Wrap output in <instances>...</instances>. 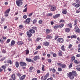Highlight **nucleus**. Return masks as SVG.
I'll return each instance as SVG.
<instances>
[{
  "instance_id": "obj_53",
  "label": "nucleus",
  "mask_w": 80,
  "mask_h": 80,
  "mask_svg": "<svg viewBox=\"0 0 80 80\" xmlns=\"http://www.w3.org/2000/svg\"><path fill=\"white\" fill-rule=\"evenodd\" d=\"M74 22H75V23L74 24V26H75V25H76V24H77V21H75Z\"/></svg>"
},
{
  "instance_id": "obj_1",
  "label": "nucleus",
  "mask_w": 80,
  "mask_h": 80,
  "mask_svg": "<svg viewBox=\"0 0 80 80\" xmlns=\"http://www.w3.org/2000/svg\"><path fill=\"white\" fill-rule=\"evenodd\" d=\"M23 0H17L16 1V4L18 7H20L22 5Z\"/></svg>"
},
{
  "instance_id": "obj_39",
  "label": "nucleus",
  "mask_w": 80,
  "mask_h": 80,
  "mask_svg": "<svg viewBox=\"0 0 80 80\" xmlns=\"http://www.w3.org/2000/svg\"><path fill=\"white\" fill-rule=\"evenodd\" d=\"M72 65H73V63L72 62L71 63L70 65L69 66V68H72Z\"/></svg>"
},
{
  "instance_id": "obj_60",
  "label": "nucleus",
  "mask_w": 80,
  "mask_h": 80,
  "mask_svg": "<svg viewBox=\"0 0 80 80\" xmlns=\"http://www.w3.org/2000/svg\"><path fill=\"white\" fill-rule=\"evenodd\" d=\"M9 42H10V39H9L7 40V43H9Z\"/></svg>"
},
{
  "instance_id": "obj_43",
  "label": "nucleus",
  "mask_w": 80,
  "mask_h": 80,
  "mask_svg": "<svg viewBox=\"0 0 80 80\" xmlns=\"http://www.w3.org/2000/svg\"><path fill=\"white\" fill-rule=\"evenodd\" d=\"M62 51H61L59 50V55H60V56H61V55H62Z\"/></svg>"
},
{
  "instance_id": "obj_45",
  "label": "nucleus",
  "mask_w": 80,
  "mask_h": 80,
  "mask_svg": "<svg viewBox=\"0 0 80 80\" xmlns=\"http://www.w3.org/2000/svg\"><path fill=\"white\" fill-rule=\"evenodd\" d=\"M42 20H40L39 21V24H42Z\"/></svg>"
},
{
  "instance_id": "obj_12",
  "label": "nucleus",
  "mask_w": 80,
  "mask_h": 80,
  "mask_svg": "<svg viewBox=\"0 0 80 80\" xmlns=\"http://www.w3.org/2000/svg\"><path fill=\"white\" fill-rule=\"evenodd\" d=\"M43 45L45 46H48L49 45V42H43Z\"/></svg>"
},
{
  "instance_id": "obj_15",
  "label": "nucleus",
  "mask_w": 80,
  "mask_h": 80,
  "mask_svg": "<svg viewBox=\"0 0 80 80\" xmlns=\"http://www.w3.org/2000/svg\"><path fill=\"white\" fill-rule=\"evenodd\" d=\"M53 38V37L50 35H47L46 37V39H50V38Z\"/></svg>"
},
{
  "instance_id": "obj_11",
  "label": "nucleus",
  "mask_w": 80,
  "mask_h": 80,
  "mask_svg": "<svg viewBox=\"0 0 80 80\" xmlns=\"http://www.w3.org/2000/svg\"><path fill=\"white\" fill-rule=\"evenodd\" d=\"M29 32L31 33H35V31L33 29H30L29 30Z\"/></svg>"
},
{
  "instance_id": "obj_33",
  "label": "nucleus",
  "mask_w": 80,
  "mask_h": 80,
  "mask_svg": "<svg viewBox=\"0 0 80 80\" xmlns=\"http://www.w3.org/2000/svg\"><path fill=\"white\" fill-rule=\"evenodd\" d=\"M45 66L44 65H42V71H45Z\"/></svg>"
},
{
  "instance_id": "obj_26",
  "label": "nucleus",
  "mask_w": 80,
  "mask_h": 80,
  "mask_svg": "<svg viewBox=\"0 0 80 80\" xmlns=\"http://www.w3.org/2000/svg\"><path fill=\"white\" fill-rule=\"evenodd\" d=\"M66 66H66L65 64H62L61 67L62 68H65Z\"/></svg>"
},
{
  "instance_id": "obj_37",
  "label": "nucleus",
  "mask_w": 80,
  "mask_h": 80,
  "mask_svg": "<svg viewBox=\"0 0 80 80\" xmlns=\"http://www.w3.org/2000/svg\"><path fill=\"white\" fill-rule=\"evenodd\" d=\"M80 4H76L75 7L76 8H78V7H80Z\"/></svg>"
},
{
  "instance_id": "obj_23",
  "label": "nucleus",
  "mask_w": 80,
  "mask_h": 80,
  "mask_svg": "<svg viewBox=\"0 0 80 80\" xmlns=\"http://www.w3.org/2000/svg\"><path fill=\"white\" fill-rule=\"evenodd\" d=\"M70 30V29L69 28H66L65 29V31L66 32H68Z\"/></svg>"
},
{
  "instance_id": "obj_59",
  "label": "nucleus",
  "mask_w": 80,
  "mask_h": 80,
  "mask_svg": "<svg viewBox=\"0 0 80 80\" xmlns=\"http://www.w3.org/2000/svg\"><path fill=\"white\" fill-rule=\"evenodd\" d=\"M26 51V54H28L29 53V51L28 50H27Z\"/></svg>"
},
{
  "instance_id": "obj_46",
  "label": "nucleus",
  "mask_w": 80,
  "mask_h": 80,
  "mask_svg": "<svg viewBox=\"0 0 80 80\" xmlns=\"http://www.w3.org/2000/svg\"><path fill=\"white\" fill-rule=\"evenodd\" d=\"M27 8H25L23 11V12H27Z\"/></svg>"
},
{
  "instance_id": "obj_61",
  "label": "nucleus",
  "mask_w": 80,
  "mask_h": 80,
  "mask_svg": "<svg viewBox=\"0 0 80 80\" xmlns=\"http://www.w3.org/2000/svg\"><path fill=\"white\" fill-rule=\"evenodd\" d=\"M76 2L77 3H80V1L78 0H76Z\"/></svg>"
},
{
  "instance_id": "obj_34",
  "label": "nucleus",
  "mask_w": 80,
  "mask_h": 80,
  "mask_svg": "<svg viewBox=\"0 0 80 80\" xmlns=\"http://www.w3.org/2000/svg\"><path fill=\"white\" fill-rule=\"evenodd\" d=\"M17 76H18V77H21V75H21V74H20V72H18L17 73Z\"/></svg>"
},
{
  "instance_id": "obj_6",
  "label": "nucleus",
  "mask_w": 80,
  "mask_h": 80,
  "mask_svg": "<svg viewBox=\"0 0 80 80\" xmlns=\"http://www.w3.org/2000/svg\"><path fill=\"white\" fill-rule=\"evenodd\" d=\"M60 14H56L53 16V18L54 19H56V18H57L60 17Z\"/></svg>"
},
{
  "instance_id": "obj_16",
  "label": "nucleus",
  "mask_w": 80,
  "mask_h": 80,
  "mask_svg": "<svg viewBox=\"0 0 80 80\" xmlns=\"http://www.w3.org/2000/svg\"><path fill=\"white\" fill-rule=\"evenodd\" d=\"M30 22V18H28L26 20V22L28 24Z\"/></svg>"
},
{
  "instance_id": "obj_5",
  "label": "nucleus",
  "mask_w": 80,
  "mask_h": 80,
  "mask_svg": "<svg viewBox=\"0 0 80 80\" xmlns=\"http://www.w3.org/2000/svg\"><path fill=\"white\" fill-rule=\"evenodd\" d=\"M58 42L60 43H63V39L62 38H58Z\"/></svg>"
},
{
  "instance_id": "obj_4",
  "label": "nucleus",
  "mask_w": 80,
  "mask_h": 80,
  "mask_svg": "<svg viewBox=\"0 0 80 80\" xmlns=\"http://www.w3.org/2000/svg\"><path fill=\"white\" fill-rule=\"evenodd\" d=\"M20 65L21 67H25L27 66V64L25 62H20Z\"/></svg>"
},
{
  "instance_id": "obj_13",
  "label": "nucleus",
  "mask_w": 80,
  "mask_h": 80,
  "mask_svg": "<svg viewBox=\"0 0 80 80\" xmlns=\"http://www.w3.org/2000/svg\"><path fill=\"white\" fill-rule=\"evenodd\" d=\"M46 32L47 34H48V33H49L51 32H52V30L51 29H47L46 30Z\"/></svg>"
},
{
  "instance_id": "obj_27",
  "label": "nucleus",
  "mask_w": 80,
  "mask_h": 80,
  "mask_svg": "<svg viewBox=\"0 0 80 80\" xmlns=\"http://www.w3.org/2000/svg\"><path fill=\"white\" fill-rule=\"evenodd\" d=\"M59 26V28H62L64 26V24H60V25H58Z\"/></svg>"
},
{
  "instance_id": "obj_64",
  "label": "nucleus",
  "mask_w": 80,
  "mask_h": 80,
  "mask_svg": "<svg viewBox=\"0 0 80 80\" xmlns=\"http://www.w3.org/2000/svg\"><path fill=\"white\" fill-rule=\"evenodd\" d=\"M32 80H37V78H34L32 79Z\"/></svg>"
},
{
  "instance_id": "obj_40",
  "label": "nucleus",
  "mask_w": 80,
  "mask_h": 80,
  "mask_svg": "<svg viewBox=\"0 0 80 80\" xmlns=\"http://www.w3.org/2000/svg\"><path fill=\"white\" fill-rule=\"evenodd\" d=\"M52 15H53V14L51 13H48V14H47V16H52Z\"/></svg>"
},
{
  "instance_id": "obj_50",
  "label": "nucleus",
  "mask_w": 80,
  "mask_h": 80,
  "mask_svg": "<svg viewBox=\"0 0 80 80\" xmlns=\"http://www.w3.org/2000/svg\"><path fill=\"white\" fill-rule=\"evenodd\" d=\"M58 36H55V40H57V39H58Z\"/></svg>"
},
{
  "instance_id": "obj_25",
  "label": "nucleus",
  "mask_w": 80,
  "mask_h": 80,
  "mask_svg": "<svg viewBox=\"0 0 80 80\" xmlns=\"http://www.w3.org/2000/svg\"><path fill=\"white\" fill-rule=\"evenodd\" d=\"M19 66V64L18 62H16V67L17 68H18V67Z\"/></svg>"
},
{
  "instance_id": "obj_58",
  "label": "nucleus",
  "mask_w": 80,
  "mask_h": 80,
  "mask_svg": "<svg viewBox=\"0 0 80 80\" xmlns=\"http://www.w3.org/2000/svg\"><path fill=\"white\" fill-rule=\"evenodd\" d=\"M2 68H3V69H4V70H5V68H6L4 66H2Z\"/></svg>"
},
{
  "instance_id": "obj_22",
  "label": "nucleus",
  "mask_w": 80,
  "mask_h": 80,
  "mask_svg": "<svg viewBox=\"0 0 80 80\" xmlns=\"http://www.w3.org/2000/svg\"><path fill=\"white\" fill-rule=\"evenodd\" d=\"M75 60V57L73 56L71 58V60L72 62H73Z\"/></svg>"
},
{
  "instance_id": "obj_31",
  "label": "nucleus",
  "mask_w": 80,
  "mask_h": 80,
  "mask_svg": "<svg viewBox=\"0 0 80 80\" xmlns=\"http://www.w3.org/2000/svg\"><path fill=\"white\" fill-rule=\"evenodd\" d=\"M64 47H65V46H64V45L62 46L61 47V48L62 50H63V51H65Z\"/></svg>"
},
{
  "instance_id": "obj_48",
  "label": "nucleus",
  "mask_w": 80,
  "mask_h": 80,
  "mask_svg": "<svg viewBox=\"0 0 80 80\" xmlns=\"http://www.w3.org/2000/svg\"><path fill=\"white\" fill-rule=\"evenodd\" d=\"M2 52L3 53H6V51H5V50H3L2 51Z\"/></svg>"
},
{
  "instance_id": "obj_14",
  "label": "nucleus",
  "mask_w": 80,
  "mask_h": 80,
  "mask_svg": "<svg viewBox=\"0 0 80 80\" xmlns=\"http://www.w3.org/2000/svg\"><path fill=\"white\" fill-rule=\"evenodd\" d=\"M26 60L28 62H33V60L30 58H26Z\"/></svg>"
},
{
  "instance_id": "obj_49",
  "label": "nucleus",
  "mask_w": 80,
  "mask_h": 80,
  "mask_svg": "<svg viewBox=\"0 0 80 80\" xmlns=\"http://www.w3.org/2000/svg\"><path fill=\"white\" fill-rule=\"evenodd\" d=\"M75 32H79V28L77 29L75 31Z\"/></svg>"
},
{
  "instance_id": "obj_42",
  "label": "nucleus",
  "mask_w": 80,
  "mask_h": 80,
  "mask_svg": "<svg viewBox=\"0 0 80 80\" xmlns=\"http://www.w3.org/2000/svg\"><path fill=\"white\" fill-rule=\"evenodd\" d=\"M42 38H38L36 39V41H37V42H38L39 40H40Z\"/></svg>"
},
{
  "instance_id": "obj_29",
  "label": "nucleus",
  "mask_w": 80,
  "mask_h": 80,
  "mask_svg": "<svg viewBox=\"0 0 80 80\" xmlns=\"http://www.w3.org/2000/svg\"><path fill=\"white\" fill-rule=\"evenodd\" d=\"M37 19H35L33 21V24H35V23H37Z\"/></svg>"
},
{
  "instance_id": "obj_20",
  "label": "nucleus",
  "mask_w": 80,
  "mask_h": 80,
  "mask_svg": "<svg viewBox=\"0 0 80 80\" xmlns=\"http://www.w3.org/2000/svg\"><path fill=\"white\" fill-rule=\"evenodd\" d=\"M18 44L19 45H21L23 44V42L22 41H18Z\"/></svg>"
},
{
  "instance_id": "obj_57",
  "label": "nucleus",
  "mask_w": 80,
  "mask_h": 80,
  "mask_svg": "<svg viewBox=\"0 0 80 80\" xmlns=\"http://www.w3.org/2000/svg\"><path fill=\"white\" fill-rule=\"evenodd\" d=\"M43 78V76H42L41 78V79L42 80H46V79H45V78Z\"/></svg>"
},
{
  "instance_id": "obj_41",
  "label": "nucleus",
  "mask_w": 80,
  "mask_h": 80,
  "mask_svg": "<svg viewBox=\"0 0 80 80\" xmlns=\"http://www.w3.org/2000/svg\"><path fill=\"white\" fill-rule=\"evenodd\" d=\"M23 18H24V19H26V18H27V16L26 15H24L23 17Z\"/></svg>"
},
{
  "instance_id": "obj_51",
  "label": "nucleus",
  "mask_w": 80,
  "mask_h": 80,
  "mask_svg": "<svg viewBox=\"0 0 80 80\" xmlns=\"http://www.w3.org/2000/svg\"><path fill=\"white\" fill-rule=\"evenodd\" d=\"M74 62L76 64H78V61H77V60H75L74 61Z\"/></svg>"
},
{
  "instance_id": "obj_7",
  "label": "nucleus",
  "mask_w": 80,
  "mask_h": 80,
  "mask_svg": "<svg viewBox=\"0 0 80 80\" xmlns=\"http://www.w3.org/2000/svg\"><path fill=\"white\" fill-rule=\"evenodd\" d=\"M40 57H39V56H36L33 58V60L35 61H36L38 60V59H40Z\"/></svg>"
},
{
  "instance_id": "obj_19",
  "label": "nucleus",
  "mask_w": 80,
  "mask_h": 80,
  "mask_svg": "<svg viewBox=\"0 0 80 80\" xmlns=\"http://www.w3.org/2000/svg\"><path fill=\"white\" fill-rule=\"evenodd\" d=\"M49 75V73H48L46 74V75L44 76V78L45 79H47V78H48V76Z\"/></svg>"
},
{
  "instance_id": "obj_17",
  "label": "nucleus",
  "mask_w": 80,
  "mask_h": 80,
  "mask_svg": "<svg viewBox=\"0 0 80 80\" xmlns=\"http://www.w3.org/2000/svg\"><path fill=\"white\" fill-rule=\"evenodd\" d=\"M49 70L50 71H52V72H53V73H54V72H56V70H55V68H53L52 69V68H49Z\"/></svg>"
},
{
  "instance_id": "obj_56",
  "label": "nucleus",
  "mask_w": 80,
  "mask_h": 80,
  "mask_svg": "<svg viewBox=\"0 0 80 80\" xmlns=\"http://www.w3.org/2000/svg\"><path fill=\"white\" fill-rule=\"evenodd\" d=\"M72 45L70 44L68 47L69 48H72Z\"/></svg>"
},
{
  "instance_id": "obj_21",
  "label": "nucleus",
  "mask_w": 80,
  "mask_h": 80,
  "mask_svg": "<svg viewBox=\"0 0 80 80\" xmlns=\"http://www.w3.org/2000/svg\"><path fill=\"white\" fill-rule=\"evenodd\" d=\"M15 41L12 40L11 42V45H12V46H13V45H15Z\"/></svg>"
},
{
  "instance_id": "obj_44",
  "label": "nucleus",
  "mask_w": 80,
  "mask_h": 80,
  "mask_svg": "<svg viewBox=\"0 0 80 80\" xmlns=\"http://www.w3.org/2000/svg\"><path fill=\"white\" fill-rule=\"evenodd\" d=\"M68 25L70 28H72V24L71 23L68 24Z\"/></svg>"
},
{
  "instance_id": "obj_2",
  "label": "nucleus",
  "mask_w": 80,
  "mask_h": 80,
  "mask_svg": "<svg viewBox=\"0 0 80 80\" xmlns=\"http://www.w3.org/2000/svg\"><path fill=\"white\" fill-rule=\"evenodd\" d=\"M67 76L69 77L71 80H73L74 78V76L72 74V72H70L67 73Z\"/></svg>"
},
{
  "instance_id": "obj_63",
  "label": "nucleus",
  "mask_w": 80,
  "mask_h": 80,
  "mask_svg": "<svg viewBox=\"0 0 80 80\" xmlns=\"http://www.w3.org/2000/svg\"><path fill=\"white\" fill-rule=\"evenodd\" d=\"M76 69L78 70V71H80V68H76Z\"/></svg>"
},
{
  "instance_id": "obj_9",
  "label": "nucleus",
  "mask_w": 80,
  "mask_h": 80,
  "mask_svg": "<svg viewBox=\"0 0 80 80\" xmlns=\"http://www.w3.org/2000/svg\"><path fill=\"white\" fill-rule=\"evenodd\" d=\"M26 77V75H24L22 76L20 78H19L20 80H23L25 79V78Z\"/></svg>"
},
{
  "instance_id": "obj_28",
  "label": "nucleus",
  "mask_w": 80,
  "mask_h": 80,
  "mask_svg": "<svg viewBox=\"0 0 80 80\" xmlns=\"http://www.w3.org/2000/svg\"><path fill=\"white\" fill-rule=\"evenodd\" d=\"M10 9H9L7 10L6 11H5V13H9V12H10Z\"/></svg>"
},
{
  "instance_id": "obj_36",
  "label": "nucleus",
  "mask_w": 80,
  "mask_h": 80,
  "mask_svg": "<svg viewBox=\"0 0 80 80\" xmlns=\"http://www.w3.org/2000/svg\"><path fill=\"white\" fill-rule=\"evenodd\" d=\"M58 70L59 72H62V69L61 68H58Z\"/></svg>"
},
{
  "instance_id": "obj_35",
  "label": "nucleus",
  "mask_w": 80,
  "mask_h": 80,
  "mask_svg": "<svg viewBox=\"0 0 80 80\" xmlns=\"http://www.w3.org/2000/svg\"><path fill=\"white\" fill-rule=\"evenodd\" d=\"M54 28H59V26L58 25H57L53 27Z\"/></svg>"
},
{
  "instance_id": "obj_47",
  "label": "nucleus",
  "mask_w": 80,
  "mask_h": 80,
  "mask_svg": "<svg viewBox=\"0 0 80 80\" xmlns=\"http://www.w3.org/2000/svg\"><path fill=\"white\" fill-rule=\"evenodd\" d=\"M48 61L49 63H51L52 62V60L48 59Z\"/></svg>"
},
{
  "instance_id": "obj_38",
  "label": "nucleus",
  "mask_w": 80,
  "mask_h": 80,
  "mask_svg": "<svg viewBox=\"0 0 80 80\" xmlns=\"http://www.w3.org/2000/svg\"><path fill=\"white\" fill-rule=\"evenodd\" d=\"M71 38H77V36L75 35H73L71 36Z\"/></svg>"
},
{
  "instance_id": "obj_55",
  "label": "nucleus",
  "mask_w": 80,
  "mask_h": 80,
  "mask_svg": "<svg viewBox=\"0 0 80 80\" xmlns=\"http://www.w3.org/2000/svg\"><path fill=\"white\" fill-rule=\"evenodd\" d=\"M5 13V17H7L8 16V13Z\"/></svg>"
},
{
  "instance_id": "obj_3",
  "label": "nucleus",
  "mask_w": 80,
  "mask_h": 80,
  "mask_svg": "<svg viewBox=\"0 0 80 80\" xmlns=\"http://www.w3.org/2000/svg\"><path fill=\"white\" fill-rule=\"evenodd\" d=\"M56 7L55 6H51V11H55V10H56Z\"/></svg>"
},
{
  "instance_id": "obj_54",
  "label": "nucleus",
  "mask_w": 80,
  "mask_h": 80,
  "mask_svg": "<svg viewBox=\"0 0 80 80\" xmlns=\"http://www.w3.org/2000/svg\"><path fill=\"white\" fill-rule=\"evenodd\" d=\"M33 67H30L29 68V70H33Z\"/></svg>"
},
{
  "instance_id": "obj_8",
  "label": "nucleus",
  "mask_w": 80,
  "mask_h": 80,
  "mask_svg": "<svg viewBox=\"0 0 80 80\" xmlns=\"http://www.w3.org/2000/svg\"><path fill=\"white\" fill-rule=\"evenodd\" d=\"M27 34L28 37H29V38H30L32 35V34L31 33V32H27Z\"/></svg>"
},
{
  "instance_id": "obj_30",
  "label": "nucleus",
  "mask_w": 80,
  "mask_h": 80,
  "mask_svg": "<svg viewBox=\"0 0 80 80\" xmlns=\"http://www.w3.org/2000/svg\"><path fill=\"white\" fill-rule=\"evenodd\" d=\"M62 13H63V14H67V10H64L63 11H62Z\"/></svg>"
},
{
  "instance_id": "obj_18",
  "label": "nucleus",
  "mask_w": 80,
  "mask_h": 80,
  "mask_svg": "<svg viewBox=\"0 0 80 80\" xmlns=\"http://www.w3.org/2000/svg\"><path fill=\"white\" fill-rule=\"evenodd\" d=\"M11 78H12V80H15V75L14 74H13L11 76Z\"/></svg>"
},
{
  "instance_id": "obj_52",
  "label": "nucleus",
  "mask_w": 80,
  "mask_h": 80,
  "mask_svg": "<svg viewBox=\"0 0 80 80\" xmlns=\"http://www.w3.org/2000/svg\"><path fill=\"white\" fill-rule=\"evenodd\" d=\"M40 48H41V46H38L37 48V50H38V49H40Z\"/></svg>"
},
{
  "instance_id": "obj_24",
  "label": "nucleus",
  "mask_w": 80,
  "mask_h": 80,
  "mask_svg": "<svg viewBox=\"0 0 80 80\" xmlns=\"http://www.w3.org/2000/svg\"><path fill=\"white\" fill-rule=\"evenodd\" d=\"M7 63H10V65H12V61L10 60H8L7 61Z\"/></svg>"
},
{
  "instance_id": "obj_32",
  "label": "nucleus",
  "mask_w": 80,
  "mask_h": 80,
  "mask_svg": "<svg viewBox=\"0 0 80 80\" xmlns=\"http://www.w3.org/2000/svg\"><path fill=\"white\" fill-rule=\"evenodd\" d=\"M57 65L59 66V67H62V63H57Z\"/></svg>"
},
{
  "instance_id": "obj_62",
  "label": "nucleus",
  "mask_w": 80,
  "mask_h": 80,
  "mask_svg": "<svg viewBox=\"0 0 80 80\" xmlns=\"http://www.w3.org/2000/svg\"><path fill=\"white\" fill-rule=\"evenodd\" d=\"M77 57H80V55L79 54H78L76 55Z\"/></svg>"
},
{
  "instance_id": "obj_10",
  "label": "nucleus",
  "mask_w": 80,
  "mask_h": 80,
  "mask_svg": "<svg viewBox=\"0 0 80 80\" xmlns=\"http://www.w3.org/2000/svg\"><path fill=\"white\" fill-rule=\"evenodd\" d=\"M71 73L73 76H77V72H76V71H72V72H71Z\"/></svg>"
}]
</instances>
